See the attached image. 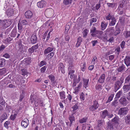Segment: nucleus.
Here are the masks:
<instances>
[{"instance_id":"nucleus-1","label":"nucleus","mask_w":130,"mask_h":130,"mask_svg":"<svg viewBox=\"0 0 130 130\" xmlns=\"http://www.w3.org/2000/svg\"><path fill=\"white\" fill-rule=\"evenodd\" d=\"M12 20L10 19H5L1 22L2 27L5 28L10 26L12 24Z\"/></svg>"},{"instance_id":"nucleus-2","label":"nucleus","mask_w":130,"mask_h":130,"mask_svg":"<svg viewBox=\"0 0 130 130\" xmlns=\"http://www.w3.org/2000/svg\"><path fill=\"white\" fill-rule=\"evenodd\" d=\"M101 116L102 118L105 119L106 116H108L109 118H111L113 116V115L112 113L108 112L107 110H105L101 111Z\"/></svg>"},{"instance_id":"nucleus-3","label":"nucleus","mask_w":130,"mask_h":130,"mask_svg":"<svg viewBox=\"0 0 130 130\" xmlns=\"http://www.w3.org/2000/svg\"><path fill=\"white\" fill-rule=\"evenodd\" d=\"M128 112V109L126 107L121 108L119 109L118 111V114L121 116L126 115Z\"/></svg>"},{"instance_id":"nucleus-4","label":"nucleus","mask_w":130,"mask_h":130,"mask_svg":"<svg viewBox=\"0 0 130 130\" xmlns=\"http://www.w3.org/2000/svg\"><path fill=\"white\" fill-rule=\"evenodd\" d=\"M48 77L51 80V83L53 86H55L57 84V80H55V77L54 76L51 74L49 75Z\"/></svg>"},{"instance_id":"nucleus-5","label":"nucleus","mask_w":130,"mask_h":130,"mask_svg":"<svg viewBox=\"0 0 130 130\" xmlns=\"http://www.w3.org/2000/svg\"><path fill=\"white\" fill-rule=\"evenodd\" d=\"M122 84L120 82V80H118L115 83L114 85V91L116 92L121 87Z\"/></svg>"},{"instance_id":"nucleus-6","label":"nucleus","mask_w":130,"mask_h":130,"mask_svg":"<svg viewBox=\"0 0 130 130\" xmlns=\"http://www.w3.org/2000/svg\"><path fill=\"white\" fill-rule=\"evenodd\" d=\"M58 66L59 71L60 70L62 73L64 74L65 73V69L63 63L61 62L59 63Z\"/></svg>"},{"instance_id":"nucleus-7","label":"nucleus","mask_w":130,"mask_h":130,"mask_svg":"<svg viewBox=\"0 0 130 130\" xmlns=\"http://www.w3.org/2000/svg\"><path fill=\"white\" fill-rule=\"evenodd\" d=\"M46 2L42 0L37 3L38 7L40 8H42L45 7Z\"/></svg>"},{"instance_id":"nucleus-8","label":"nucleus","mask_w":130,"mask_h":130,"mask_svg":"<svg viewBox=\"0 0 130 130\" xmlns=\"http://www.w3.org/2000/svg\"><path fill=\"white\" fill-rule=\"evenodd\" d=\"M31 43L34 44L36 43L37 41V37L35 34H34L31 36L30 38Z\"/></svg>"},{"instance_id":"nucleus-9","label":"nucleus","mask_w":130,"mask_h":130,"mask_svg":"<svg viewBox=\"0 0 130 130\" xmlns=\"http://www.w3.org/2000/svg\"><path fill=\"white\" fill-rule=\"evenodd\" d=\"M33 14L32 12L29 10H28L25 13V17L28 19H31L33 16Z\"/></svg>"},{"instance_id":"nucleus-10","label":"nucleus","mask_w":130,"mask_h":130,"mask_svg":"<svg viewBox=\"0 0 130 130\" xmlns=\"http://www.w3.org/2000/svg\"><path fill=\"white\" fill-rule=\"evenodd\" d=\"M124 63L127 68H130V56H127L124 59Z\"/></svg>"},{"instance_id":"nucleus-11","label":"nucleus","mask_w":130,"mask_h":130,"mask_svg":"<svg viewBox=\"0 0 130 130\" xmlns=\"http://www.w3.org/2000/svg\"><path fill=\"white\" fill-rule=\"evenodd\" d=\"M105 75L103 74L101 75L98 80V82L100 84H103L105 80Z\"/></svg>"},{"instance_id":"nucleus-12","label":"nucleus","mask_w":130,"mask_h":130,"mask_svg":"<svg viewBox=\"0 0 130 130\" xmlns=\"http://www.w3.org/2000/svg\"><path fill=\"white\" fill-rule=\"evenodd\" d=\"M29 121L27 119H25L23 120L21 122V125L22 127L24 128H26L28 125Z\"/></svg>"},{"instance_id":"nucleus-13","label":"nucleus","mask_w":130,"mask_h":130,"mask_svg":"<svg viewBox=\"0 0 130 130\" xmlns=\"http://www.w3.org/2000/svg\"><path fill=\"white\" fill-rule=\"evenodd\" d=\"M119 118L117 116H116L112 120L111 122H112V123L114 124H115L116 126L118 125V122L119 121Z\"/></svg>"},{"instance_id":"nucleus-14","label":"nucleus","mask_w":130,"mask_h":130,"mask_svg":"<svg viewBox=\"0 0 130 130\" xmlns=\"http://www.w3.org/2000/svg\"><path fill=\"white\" fill-rule=\"evenodd\" d=\"M54 48V47L53 46L48 47L44 51V54L45 55H46L51 52L53 50Z\"/></svg>"},{"instance_id":"nucleus-15","label":"nucleus","mask_w":130,"mask_h":130,"mask_svg":"<svg viewBox=\"0 0 130 130\" xmlns=\"http://www.w3.org/2000/svg\"><path fill=\"white\" fill-rule=\"evenodd\" d=\"M75 113V112H73L71 115H70L69 117V119L70 121V122L71 124H73L75 122V118L73 116L74 115Z\"/></svg>"},{"instance_id":"nucleus-16","label":"nucleus","mask_w":130,"mask_h":130,"mask_svg":"<svg viewBox=\"0 0 130 130\" xmlns=\"http://www.w3.org/2000/svg\"><path fill=\"white\" fill-rule=\"evenodd\" d=\"M7 118L8 116L6 113H4L0 117V122L2 123L4 120L7 119Z\"/></svg>"},{"instance_id":"nucleus-17","label":"nucleus","mask_w":130,"mask_h":130,"mask_svg":"<svg viewBox=\"0 0 130 130\" xmlns=\"http://www.w3.org/2000/svg\"><path fill=\"white\" fill-rule=\"evenodd\" d=\"M123 89L125 92L130 91V84H125L123 87Z\"/></svg>"},{"instance_id":"nucleus-18","label":"nucleus","mask_w":130,"mask_h":130,"mask_svg":"<svg viewBox=\"0 0 130 130\" xmlns=\"http://www.w3.org/2000/svg\"><path fill=\"white\" fill-rule=\"evenodd\" d=\"M119 101L121 104L123 105H126L127 102L126 99L124 97H122L120 99Z\"/></svg>"},{"instance_id":"nucleus-19","label":"nucleus","mask_w":130,"mask_h":130,"mask_svg":"<svg viewBox=\"0 0 130 130\" xmlns=\"http://www.w3.org/2000/svg\"><path fill=\"white\" fill-rule=\"evenodd\" d=\"M35 104L36 106H37L39 105L40 106H43V102L40 99L36 100L35 101Z\"/></svg>"},{"instance_id":"nucleus-20","label":"nucleus","mask_w":130,"mask_h":130,"mask_svg":"<svg viewBox=\"0 0 130 130\" xmlns=\"http://www.w3.org/2000/svg\"><path fill=\"white\" fill-rule=\"evenodd\" d=\"M127 3L126 0H122L121 3L119 6L118 9L120 10V8L124 7Z\"/></svg>"},{"instance_id":"nucleus-21","label":"nucleus","mask_w":130,"mask_h":130,"mask_svg":"<svg viewBox=\"0 0 130 130\" xmlns=\"http://www.w3.org/2000/svg\"><path fill=\"white\" fill-rule=\"evenodd\" d=\"M17 34V29L16 28H14L11 32L10 36L12 37H15L16 36Z\"/></svg>"},{"instance_id":"nucleus-22","label":"nucleus","mask_w":130,"mask_h":130,"mask_svg":"<svg viewBox=\"0 0 130 130\" xmlns=\"http://www.w3.org/2000/svg\"><path fill=\"white\" fill-rule=\"evenodd\" d=\"M108 6L114 9H116L117 7V4L116 3H107L106 4Z\"/></svg>"},{"instance_id":"nucleus-23","label":"nucleus","mask_w":130,"mask_h":130,"mask_svg":"<svg viewBox=\"0 0 130 130\" xmlns=\"http://www.w3.org/2000/svg\"><path fill=\"white\" fill-rule=\"evenodd\" d=\"M83 80V87L86 89L88 86L89 79L84 78Z\"/></svg>"},{"instance_id":"nucleus-24","label":"nucleus","mask_w":130,"mask_h":130,"mask_svg":"<svg viewBox=\"0 0 130 130\" xmlns=\"http://www.w3.org/2000/svg\"><path fill=\"white\" fill-rule=\"evenodd\" d=\"M125 66L123 64H122V65L120 66L118 69L117 71L119 72H123L125 70Z\"/></svg>"},{"instance_id":"nucleus-25","label":"nucleus","mask_w":130,"mask_h":130,"mask_svg":"<svg viewBox=\"0 0 130 130\" xmlns=\"http://www.w3.org/2000/svg\"><path fill=\"white\" fill-rule=\"evenodd\" d=\"M78 103V102H77L76 103H73V104H75V105L72 107V108L73 109L72 111L73 112H74L75 113V110L78 109L79 106Z\"/></svg>"},{"instance_id":"nucleus-26","label":"nucleus","mask_w":130,"mask_h":130,"mask_svg":"<svg viewBox=\"0 0 130 130\" xmlns=\"http://www.w3.org/2000/svg\"><path fill=\"white\" fill-rule=\"evenodd\" d=\"M65 93L63 91L60 92L59 93L60 99L62 100L66 98Z\"/></svg>"},{"instance_id":"nucleus-27","label":"nucleus","mask_w":130,"mask_h":130,"mask_svg":"<svg viewBox=\"0 0 130 130\" xmlns=\"http://www.w3.org/2000/svg\"><path fill=\"white\" fill-rule=\"evenodd\" d=\"M116 22V19L115 17L113 18V19H111V21L110 22L109 25L111 26H113L115 24Z\"/></svg>"},{"instance_id":"nucleus-28","label":"nucleus","mask_w":130,"mask_h":130,"mask_svg":"<svg viewBox=\"0 0 130 130\" xmlns=\"http://www.w3.org/2000/svg\"><path fill=\"white\" fill-rule=\"evenodd\" d=\"M113 125L112 123V122H108L107 127V130H113Z\"/></svg>"},{"instance_id":"nucleus-29","label":"nucleus","mask_w":130,"mask_h":130,"mask_svg":"<svg viewBox=\"0 0 130 130\" xmlns=\"http://www.w3.org/2000/svg\"><path fill=\"white\" fill-rule=\"evenodd\" d=\"M83 39H81L80 37H78L77 40V43L76 45V47H78L81 44V43Z\"/></svg>"},{"instance_id":"nucleus-30","label":"nucleus","mask_w":130,"mask_h":130,"mask_svg":"<svg viewBox=\"0 0 130 130\" xmlns=\"http://www.w3.org/2000/svg\"><path fill=\"white\" fill-rule=\"evenodd\" d=\"M53 12V10L51 8H48L46 9L45 11V13L49 15H52Z\"/></svg>"},{"instance_id":"nucleus-31","label":"nucleus","mask_w":130,"mask_h":130,"mask_svg":"<svg viewBox=\"0 0 130 130\" xmlns=\"http://www.w3.org/2000/svg\"><path fill=\"white\" fill-rule=\"evenodd\" d=\"M13 10L11 9H8L7 11V14L8 17H10L13 15Z\"/></svg>"},{"instance_id":"nucleus-32","label":"nucleus","mask_w":130,"mask_h":130,"mask_svg":"<svg viewBox=\"0 0 130 130\" xmlns=\"http://www.w3.org/2000/svg\"><path fill=\"white\" fill-rule=\"evenodd\" d=\"M125 120L126 124L130 125V115H127L125 118Z\"/></svg>"},{"instance_id":"nucleus-33","label":"nucleus","mask_w":130,"mask_h":130,"mask_svg":"<svg viewBox=\"0 0 130 130\" xmlns=\"http://www.w3.org/2000/svg\"><path fill=\"white\" fill-rule=\"evenodd\" d=\"M73 0H63L64 5L67 6L71 4L72 3Z\"/></svg>"},{"instance_id":"nucleus-34","label":"nucleus","mask_w":130,"mask_h":130,"mask_svg":"<svg viewBox=\"0 0 130 130\" xmlns=\"http://www.w3.org/2000/svg\"><path fill=\"white\" fill-rule=\"evenodd\" d=\"M107 24L104 21H102L101 23V26L102 27V29L104 30L106 28Z\"/></svg>"},{"instance_id":"nucleus-35","label":"nucleus","mask_w":130,"mask_h":130,"mask_svg":"<svg viewBox=\"0 0 130 130\" xmlns=\"http://www.w3.org/2000/svg\"><path fill=\"white\" fill-rule=\"evenodd\" d=\"M5 60L4 58L0 59V67H4L5 64Z\"/></svg>"},{"instance_id":"nucleus-36","label":"nucleus","mask_w":130,"mask_h":130,"mask_svg":"<svg viewBox=\"0 0 130 130\" xmlns=\"http://www.w3.org/2000/svg\"><path fill=\"white\" fill-rule=\"evenodd\" d=\"M119 21L122 25H124L125 22V18L124 17H120Z\"/></svg>"},{"instance_id":"nucleus-37","label":"nucleus","mask_w":130,"mask_h":130,"mask_svg":"<svg viewBox=\"0 0 130 130\" xmlns=\"http://www.w3.org/2000/svg\"><path fill=\"white\" fill-rule=\"evenodd\" d=\"M13 39L11 38L10 37L7 38L6 39L5 41V43L6 44H8L12 43Z\"/></svg>"},{"instance_id":"nucleus-38","label":"nucleus","mask_w":130,"mask_h":130,"mask_svg":"<svg viewBox=\"0 0 130 130\" xmlns=\"http://www.w3.org/2000/svg\"><path fill=\"white\" fill-rule=\"evenodd\" d=\"M130 75L128 76L125 78L124 84H130Z\"/></svg>"},{"instance_id":"nucleus-39","label":"nucleus","mask_w":130,"mask_h":130,"mask_svg":"<svg viewBox=\"0 0 130 130\" xmlns=\"http://www.w3.org/2000/svg\"><path fill=\"white\" fill-rule=\"evenodd\" d=\"M88 120V118L87 117H85L79 120V122L81 123H82L86 122Z\"/></svg>"},{"instance_id":"nucleus-40","label":"nucleus","mask_w":130,"mask_h":130,"mask_svg":"<svg viewBox=\"0 0 130 130\" xmlns=\"http://www.w3.org/2000/svg\"><path fill=\"white\" fill-rule=\"evenodd\" d=\"M18 30H19V32H20L21 31H22V23L20 22V20L19 21V22L18 24Z\"/></svg>"},{"instance_id":"nucleus-41","label":"nucleus","mask_w":130,"mask_h":130,"mask_svg":"<svg viewBox=\"0 0 130 130\" xmlns=\"http://www.w3.org/2000/svg\"><path fill=\"white\" fill-rule=\"evenodd\" d=\"M123 35L126 38H128L130 36V31H125L123 34Z\"/></svg>"},{"instance_id":"nucleus-42","label":"nucleus","mask_w":130,"mask_h":130,"mask_svg":"<svg viewBox=\"0 0 130 130\" xmlns=\"http://www.w3.org/2000/svg\"><path fill=\"white\" fill-rule=\"evenodd\" d=\"M113 18H114V16L110 13H109L108 15L106 17V19L108 20H111Z\"/></svg>"},{"instance_id":"nucleus-43","label":"nucleus","mask_w":130,"mask_h":130,"mask_svg":"<svg viewBox=\"0 0 130 130\" xmlns=\"http://www.w3.org/2000/svg\"><path fill=\"white\" fill-rule=\"evenodd\" d=\"M80 67L81 70L83 72L86 69V64L85 63H84L83 64H82Z\"/></svg>"},{"instance_id":"nucleus-44","label":"nucleus","mask_w":130,"mask_h":130,"mask_svg":"<svg viewBox=\"0 0 130 130\" xmlns=\"http://www.w3.org/2000/svg\"><path fill=\"white\" fill-rule=\"evenodd\" d=\"M72 69H70V70H68L69 71V74L70 75V78H72L73 76L74 75L73 74L75 72L74 70H72Z\"/></svg>"},{"instance_id":"nucleus-45","label":"nucleus","mask_w":130,"mask_h":130,"mask_svg":"<svg viewBox=\"0 0 130 130\" xmlns=\"http://www.w3.org/2000/svg\"><path fill=\"white\" fill-rule=\"evenodd\" d=\"M122 92L121 91H120L117 92L115 98V99H117L120 98L121 95H122Z\"/></svg>"},{"instance_id":"nucleus-46","label":"nucleus","mask_w":130,"mask_h":130,"mask_svg":"<svg viewBox=\"0 0 130 130\" xmlns=\"http://www.w3.org/2000/svg\"><path fill=\"white\" fill-rule=\"evenodd\" d=\"M114 95L113 94H111L110 95L108 99L106 102V103H108L110 102L112 100L113 98V97Z\"/></svg>"},{"instance_id":"nucleus-47","label":"nucleus","mask_w":130,"mask_h":130,"mask_svg":"<svg viewBox=\"0 0 130 130\" xmlns=\"http://www.w3.org/2000/svg\"><path fill=\"white\" fill-rule=\"evenodd\" d=\"M46 64L47 63L45 61L42 60L40 62L38 65L40 67H41L44 65H46Z\"/></svg>"},{"instance_id":"nucleus-48","label":"nucleus","mask_w":130,"mask_h":130,"mask_svg":"<svg viewBox=\"0 0 130 130\" xmlns=\"http://www.w3.org/2000/svg\"><path fill=\"white\" fill-rule=\"evenodd\" d=\"M6 72V69L3 68L0 69V75H3L5 74Z\"/></svg>"},{"instance_id":"nucleus-49","label":"nucleus","mask_w":130,"mask_h":130,"mask_svg":"<svg viewBox=\"0 0 130 130\" xmlns=\"http://www.w3.org/2000/svg\"><path fill=\"white\" fill-rule=\"evenodd\" d=\"M47 66H45L41 68L40 71L41 72L43 73H44L45 72L46 69L47 68Z\"/></svg>"},{"instance_id":"nucleus-50","label":"nucleus","mask_w":130,"mask_h":130,"mask_svg":"<svg viewBox=\"0 0 130 130\" xmlns=\"http://www.w3.org/2000/svg\"><path fill=\"white\" fill-rule=\"evenodd\" d=\"M54 52H53L50 54H49L47 56V57L48 58V60H49L54 55Z\"/></svg>"},{"instance_id":"nucleus-51","label":"nucleus","mask_w":130,"mask_h":130,"mask_svg":"<svg viewBox=\"0 0 130 130\" xmlns=\"http://www.w3.org/2000/svg\"><path fill=\"white\" fill-rule=\"evenodd\" d=\"M21 23L23 25H27L29 23V21L27 20L24 19L21 20Z\"/></svg>"},{"instance_id":"nucleus-52","label":"nucleus","mask_w":130,"mask_h":130,"mask_svg":"<svg viewBox=\"0 0 130 130\" xmlns=\"http://www.w3.org/2000/svg\"><path fill=\"white\" fill-rule=\"evenodd\" d=\"M17 115V113H15L13 115H11L10 117V119L14 121L15 119L16 118V116Z\"/></svg>"},{"instance_id":"nucleus-53","label":"nucleus","mask_w":130,"mask_h":130,"mask_svg":"<svg viewBox=\"0 0 130 130\" xmlns=\"http://www.w3.org/2000/svg\"><path fill=\"white\" fill-rule=\"evenodd\" d=\"M80 76L79 75L78 76V78L76 80H74V83H73V85L75 84V86H76V83H78L80 81Z\"/></svg>"},{"instance_id":"nucleus-54","label":"nucleus","mask_w":130,"mask_h":130,"mask_svg":"<svg viewBox=\"0 0 130 130\" xmlns=\"http://www.w3.org/2000/svg\"><path fill=\"white\" fill-rule=\"evenodd\" d=\"M88 30L87 29H85L84 31L83 32V37H85L87 36L88 34Z\"/></svg>"},{"instance_id":"nucleus-55","label":"nucleus","mask_w":130,"mask_h":130,"mask_svg":"<svg viewBox=\"0 0 130 130\" xmlns=\"http://www.w3.org/2000/svg\"><path fill=\"white\" fill-rule=\"evenodd\" d=\"M24 94L22 93V94H20V98L19 99V101L20 102H22L24 98Z\"/></svg>"},{"instance_id":"nucleus-56","label":"nucleus","mask_w":130,"mask_h":130,"mask_svg":"<svg viewBox=\"0 0 130 130\" xmlns=\"http://www.w3.org/2000/svg\"><path fill=\"white\" fill-rule=\"evenodd\" d=\"M80 98L81 100L84 101L85 100V95L83 92H82L81 94Z\"/></svg>"},{"instance_id":"nucleus-57","label":"nucleus","mask_w":130,"mask_h":130,"mask_svg":"<svg viewBox=\"0 0 130 130\" xmlns=\"http://www.w3.org/2000/svg\"><path fill=\"white\" fill-rule=\"evenodd\" d=\"M114 40V38L113 37H111L110 36H108V39H107V41L109 42H112Z\"/></svg>"},{"instance_id":"nucleus-58","label":"nucleus","mask_w":130,"mask_h":130,"mask_svg":"<svg viewBox=\"0 0 130 130\" xmlns=\"http://www.w3.org/2000/svg\"><path fill=\"white\" fill-rule=\"evenodd\" d=\"M66 60L69 64L73 63V59L69 57L67 58Z\"/></svg>"},{"instance_id":"nucleus-59","label":"nucleus","mask_w":130,"mask_h":130,"mask_svg":"<svg viewBox=\"0 0 130 130\" xmlns=\"http://www.w3.org/2000/svg\"><path fill=\"white\" fill-rule=\"evenodd\" d=\"M21 71L22 72V75L25 76L27 74V70L26 69H22L21 70Z\"/></svg>"},{"instance_id":"nucleus-60","label":"nucleus","mask_w":130,"mask_h":130,"mask_svg":"<svg viewBox=\"0 0 130 130\" xmlns=\"http://www.w3.org/2000/svg\"><path fill=\"white\" fill-rule=\"evenodd\" d=\"M120 30L119 28H117L116 30L115 34L114 35L115 36H117L120 33Z\"/></svg>"},{"instance_id":"nucleus-61","label":"nucleus","mask_w":130,"mask_h":130,"mask_svg":"<svg viewBox=\"0 0 130 130\" xmlns=\"http://www.w3.org/2000/svg\"><path fill=\"white\" fill-rule=\"evenodd\" d=\"M5 103V102L3 98L0 97V104L1 105H4Z\"/></svg>"},{"instance_id":"nucleus-62","label":"nucleus","mask_w":130,"mask_h":130,"mask_svg":"<svg viewBox=\"0 0 130 130\" xmlns=\"http://www.w3.org/2000/svg\"><path fill=\"white\" fill-rule=\"evenodd\" d=\"M73 63L69 64L68 66V70H70V69H73L74 68L73 65Z\"/></svg>"},{"instance_id":"nucleus-63","label":"nucleus","mask_w":130,"mask_h":130,"mask_svg":"<svg viewBox=\"0 0 130 130\" xmlns=\"http://www.w3.org/2000/svg\"><path fill=\"white\" fill-rule=\"evenodd\" d=\"M33 48L31 47V48H29L28 49V52L29 54H31L34 53V52Z\"/></svg>"},{"instance_id":"nucleus-64","label":"nucleus","mask_w":130,"mask_h":130,"mask_svg":"<svg viewBox=\"0 0 130 130\" xmlns=\"http://www.w3.org/2000/svg\"><path fill=\"white\" fill-rule=\"evenodd\" d=\"M93 105L96 108V109H97L99 106V105L98 102L95 101H94L93 104Z\"/></svg>"}]
</instances>
